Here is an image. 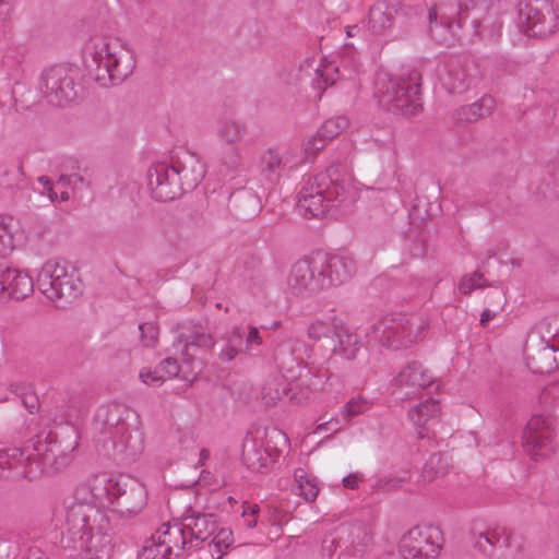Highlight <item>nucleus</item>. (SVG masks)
<instances>
[{"label":"nucleus","instance_id":"nucleus-1","mask_svg":"<svg viewBox=\"0 0 559 559\" xmlns=\"http://www.w3.org/2000/svg\"><path fill=\"white\" fill-rule=\"evenodd\" d=\"M133 411L123 404L110 403L98 408L95 415L96 429L102 438L105 455L121 463H131L143 451V436L136 428L130 427L134 418Z\"/></svg>","mask_w":559,"mask_h":559},{"label":"nucleus","instance_id":"nucleus-2","mask_svg":"<svg viewBox=\"0 0 559 559\" xmlns=\"http://www.w3.org/2000/svg\"><path fill=\"white\" fill-rule=\"evenodd\" d=\"M26 445L33 460L26 465L24 478L34 480L43 474L58 473L72 462L79 433L72 426H58L38 432Z\"/></svg>","mask_w":559,"mask_h":559},{"label":"nucleus","instance_id":"nucleus-3","mask_svg":"<svg viewBox=\"0 0 559 559\" xmlns=\"http://www.w3.org/2000/svg\"><path fill=\"white\" fill-rule=\"evenodd\" d=\"M95 81L100 86L118 84L131 75L136 66L134 51L118 39H99L90 49Z\"/></svg>","mask_w":559,"mask_h":559},{"label":"nucleus","instance_id":"nucleus-4","mask_svg":"<svg viewBox=\"0 0 559 559\" xmlns=\"http://www.w3.org/2000/svg\"><path fill=\"white\" fill-rule=\"evenodd\" d=\"M38 289L50 300L72 302L83 293V282L74 273H69L67 266L59 260L51 259L44 263L37 274Z\"/></svg>","mask_w":559,"mask_h":559},{"label":"nucleus","instance_id":"nucleus-5","mask_svg":"<svg viewBox=\"0 0 559 559\" xmlns=\"http://www.w3.org/2000/svg\"><path fill=\"white\" fill-rule=\"evenodd\" d=\"M112 511L120 516H134L139 514L147 503V491L138 478L129 475H119L116 478L102 480Z\"/></svg>","mask_w":559,"mask_h":559},{"label":"nucleus","instance_id":"nucleus-6","mask_svg":"<svg viewBox=\"0 0 559 559\" xmlns=\"http://www.w3.org/2000/svg\"><path fill=\"white\" fill-rule=\"evenodd\" d=\"M376 96L381 105L405 115H413L421 107L418 87L407 83L403 78H380Z\"/></svg>","mask_w":559,"mask_h":559},{"label":"nucleus","instance_id":"nucleus-7","mask_svg":"<svg viewBox=\"0 0 559 559\" xmlns=\"http://www.w3.org/2000/svg\"><path fill=\"white\" fill-rule=\"evenodd\" d=\"M108 518L96 506L88 503H72L67 509L66 526L61 543L64 548L71 547L95 528L105 527Z\"/></svg>","mask_w":559,"mask_h":559},{"label":"nucleus","instance_id":"nucleus-8","mask_svg":"<svg viewBox=\"0 0 559 559\" xmlns=\"http://www.w3.org/2000/svg\"><path fill=\"white\" fill-rule=\"evenodd\" d=\"M370 337L381 346L397 350L408 347L418 338L409 318L403 314H389L381 318L372 326Z\"/></svg>","mask_w":559,"mask_h":559},{"label":"nucleus","instance_id":"nucleus-9","mask_svg":"<svg viewBox=\"0 0 559 559\" xmlns=\"http://www.w3.org/2000/svg\"><path fill=\"white\" fill-rule=\"evenodd\" d=\"M442 533L432 525L414 526L400 540L399 550L404 559L436 558L441 548Z\"/></svg>","mask_w":559,"mask_h":559},{"label":"nucleus","instance_id":"nucleus-10","mask_svg":"<svg viewBox=\"0 0 559 559\" xmlns=\"http://www.w3.org/2000/svg\"><path fill=\"white\" fill-rule=\"evenodd\" d=\"M555 419L550 416L534 415L523 431V447L537 460L546 457L556 449Z\"/></svg>","mask_w":559,"mask_h":559},{"label":"nucleus","instance_id":"nucleus-11","mask_svg":"<svg viewBox=\"0 0 559 559\" xmlns=\"http://www.w3.org/2000/svg\"><path fill=\"white\" fill-rule=\"evenodd\" d=\"M520 12L530 35L548 36L559 28V13L550 0H525Z\"/></svg>","mask_w":559,"mask_h":559},{"label":"nucleus","instance_id":"nucleus-12","mask_svg":"<svg viewBox=\"0 0 559 559\" xmlns=\"http://www.w3.org/2000/svg\"><path fill=\"white\" fill-rule=\"evenodd\" d=\"M334 192L329 187L328 176L311 178L300 192L299 212L308 218H322L332 207Z\"/></svg>","mask_w":559,"mask_h":559},{"label":"nucleus","instance_id":"nucleus-13","mask_svg":"<svg viewBox=\"0 0 559 559\" xmlns=\"http://www.w3.org/2000/svg\"><path fill=\"white\" fill-rule=\"evenodd\" d=\"M41 91L58 106H64L78 98L73 72L64 66H53L41 74Z\"/></svg>","mask_w":559,"mask_h":559},{"label":"nucleus","instance_id":"nucleus-14","mask_svg":"<svg viewBox=\"0 0 559 559\" xmlns=\"http://www.w3.org/2000/svg\"><path fill=\"white\" fill-rule=\"evenodd\" d=\"M314 262V253L310 260H298L290 270L288 276V286L296 294L318 293L326 287V277L320 272V267Z\"/></svg>","mask_w":559,"mask_h":559},{"label":"nucleus","instance_id":"nucleus-15","mask_svg":"<svg viewBox=\"0 0 559 559\" xmlns=\"http://www.w3.org/2000/svg\"><path fill=\"white\" fill-rule=\"evenodd\" d=\"M558 348L548 341L537 335H531L523 347L524 359L527 368L533 373H550L558 368L556 353Z\"/></svg>","mask_w":559,"mask_h":559},{"label":"nucleus","instance_id":"nucleus-16","mask_svg":"<svg viewBox=\"0 0 559 559\" xmlns=\"http://www.w3.org/2000/svg\"><path fill=\"white\" fill-rule=\"evenodd\" d=\"M314 262L326 277V287L338 285L350 278L356 272L355 261L346 255L328 253L322 249L314 251Z\"/></svg>","mask_w":559,"mask_h":559},{"label":"nucleus","instance_id":"nucleus-17","mask_svg":"<svg viewBox=\"0 0 559 559\" xmlns=\"http://www.w3.org/2000/svg\"><path fill=\"white\" fill-rule=\"evenodd\" d=\"M178 342L183 345V359L190 364L194 362L195 352L198 349L211 352L215 345V340L210 329L199 322L192 321L181 325Z\"/></svg>","mask_w":559,"mask_h":559},{"label":"nucleus","instance_id":"nucleus-18","mask_svg":"<svg viewBox=\"0 0 559 559\" xmlns=\"http://www.w3.org/2000/svg\"><path fill=\"white\" fill-rule=\"evenodd\" d=\"M148 186L153 195L160 201L174 200L185 192L177 170L167 164H157L150 170Z\"/></svg>","mask_w":559,"mask_h":559},{"label":"nucleus","instance_id":"nucleus-19","mask_svg":"<svg viewBox=\"0 0 559 559\" xmlns=\"http://www.w3.org/2000/svg\"><path fill=\"white\" fill-rule=\"evenodd\" d=\"M34 292L33 277L19 269L7 267L0 271V301H20Z\"/></svg>","mask_w":559,"mask_h":559},{"label":"nucleus","instance_id":"nucleus-20","mask_svg":"<svg viewBox=\"0 0 559 559\" xmlns=\"http://www.w3.org/2000/svg\"><path fill=\"white\" fill-rule=\"evenodd\" d=\"M180 521L186 528L189 547L197 549L203 542L211 537L218 528L214 513H201L189 508L185 511Z\"/></svg>","mask_w":559,"mask_h":559},{"label":"nucleus","instance_id":"nucleus-21","mask_svg":"<svg viewBox=\"0 0 559 559\" xmlns=\"http://www.w3.org/2000/svg\"><path fill=\"white\" fill-rule=\"evenodd\" d=\"M154 534V540H160L162 546L173 559L180 558L185 552L193 550L189 547L190 543L180 519L163 523Z\"/></svg>","mask_w":559,"mask_h":559},{"label":"nucleus","instance_id":"nucleus-22","mask_svg":"<svg viewBox=\"0 0 559 559\" xmlns=\"http://www.w3.org/2000/svg\"><path fill=\"white\" fill-rule=\"evenodd\" d=\"M90 555V559H109L114 551V544L109 523L102 528H95L71 546Z\"/></svg>","mask_w":559,"mask_h":559},{"label":"nucleus","instance_id":"nucleus-23","mask_svg":"<svg viewBox=\"0 0 559 559\" xmlns=\"http://www.w3.org/2000/svg\"><path fill=\"white\" fill-rule=\"evenodd\" d=\"M394 383L400 388H407L406 394H415L420 390L431 388L436 380L428 368L420 361L412 360L397 373Z\"/></svg>","mask_w":559,"mask_h":559},{"label":"nucleus","instance_id":"nucleus-24","mask_svg":"<svg viewBox=\"0 0 559 559\" xmlns=\"http://www.w3.org/2000/svg\"><path fill=\"white\" fill-rule=\"evenodd\" d=\"M170 166L177 170L185 192L194 189L205 175L204 165L192 154H185Z\"/></svg>","mask_w":559,"mask_h":559},{"label":"nucleus","instance_id":"nucleus-25","mask_svg":"<svg viewBox=\"0 0 559 559\" xmlns=\"http://www.w3.org/2000/svg\"><path fill=\"white\" fill-rule=\"evenodd\" d=\"M280 451L275 448H271L269 442L259 445L255 442L251 444L242 445L241 460L243 464L253 472H261L263 467H266L269 462L275 461L278 457Z\"/></svg>","mask_w":559,"mask_h":559},{"label":"nucleus","instance_id":"nucleus-26","mask_svg":"<svg viewBox=\"0 0 559 559\" xmlns=\"http://www.w3.org/2000/svg\"><path fill=\"white\" fill-rule=\"evenodd\" d=\"M294 391V388L289 384H286L278 379H273L267 381L261 391V397L266 406H273L281 401L284 396H287L290 402L294 404H302L304 401L309 399V391L306 393H290Z\"/></svg>","mask_w":559,"mask_h":559},{"label":"nucleus","instance_id":"nucleus-27","mask_svg":"<svg viewBox=\"0 0 559 559\" xmlns=\"http://www.w3.org/2000/svg\"><path fill=\"white\" fill-rule=\"evenodd\" d=\"M331 341L333 343L332 357L338 356L346 360H353L360 349L357 334L350 332L343 323L336 328V333Z\"/></svg>","mask_w":559,"mask_h":559},{"label":"nucleus","instance_id":"nucleus-28","mask_svg":"<svg viewBox=\"0 0 559 559\" xmlns=\"http://www.w3.org/2000/svg\"><path fill=\"white\" fill-rule=\"evenodd\" d=\"M440 411L439 401L429 397L408 412L411 420L417 426V437L419 439L427 436L428 428L426 424L428 420L436 418L440 414Z\"/></svg>","mask_w":559,"mask_h":559},{"label":"nucleus","instance_id":"nucleus-29","mask_svg":"<svg viewBox=\"0 0 559 559\" xmlns=\"http://www.w3.org/2000/svg\"><path fill=\"white\" fill-rule=\"evenodd\" d=\"M296 166L298 165L292 150L285 152L269 150L262 155L260 162L261 171L267 176L276 175L282 169L294 168Z\"/></svg>","mask_w":559,"mask_h":559},{"label":"nucleus","instance_id":"nucleus-30","mask_svg":"<svg viewBox=\"0 0 559 559\" xmlns=\"http://www.w3.org/2000/svg\"><path fill=\"white\" fill-rule=\"evenodd\" d=\"M510 534L507 533L506 528L497 527L492 531L479 533L475 536L474 548L478 549L484 555L491 557L495 552L496 547H510Z\"/></svg>","mask_w":559,"mask_h":559},{"label":"nucleus","instance_id":"nucleus-31","mask_svg":"<svg viewBox=\"0 0 559 559\" xmlns=\"http://www.w3.org/2000/svg\"><path fill=\"white\" fill-rule=\"evenodd\" d=\"M33 456L27 451L26 443L23 448H12L0 451V477L3 476L5 471L21 467V476L24 477L25 468Z\"/></svg>","mask_w":559,"mask_h":559},{"label":"nucleus","instance_id":"nucleus-32","mask_svg":"<svg viewBox=\"0 0 559 559\" xmlns=\"http://www.w3.org/2000/svg\"><path fill=\"white\" fill-rule=\"evenodd\" d=\"M247 170L246 162L238 147H229L222 153L219 173L230 180L236 179Z\"/></svg>","mask_w":559,"mask_h":559},{"label":"nucleus","instance_id":"nucleus-33","mask_svg":"<svg viewBox=\"0 0 559 559\" xmlns=\"http://www.w3.org/2000/svg\"><path fill=\"white\" fill-rule=\"evenodd\" d=\"M369 24L374 35L385 34L393 25V9L384 3L373 5L369 14Z\"/></svg>","mask_w":559,"mask_h":559},{"label":"nucleus","instance_id":"nucleus-34","mask_svg":"<svg viewBox=\"0 0 559 559\" xmlns=\"http://www.w3.org/2000/svg\"><path fill=\"white\" fill-rule=\"evenodd\" d=\"M326 144L328 142L320 131L307 136L300 147L292 148L297 165L312 159Z\"/></svg>","mask_w":559,"mask_h":559},{"label":"nucleus","instance_id":"nucleus-35","mask_svg":"<svg viewBox=\"0 0 559 559\" xmlns=\"http://www.w3.org/2000/svg\"><path fill=\"white\" fill-rule=\"evenodd\" d=\"M449 471V464L441 453H433L429 456L421 469V480L430 483L439 476H443Z\"/></svg>","mask_w":559,"mask_h":559},{"label":"nucleus","instance_id":"nucleus-36","mask_svg":"<svg viewBox=\"0 0 559 559\" xmlns=\"http://www.w3.org/2000/svg\"><path fill=\"white\" fill-rule=\"evenodd\" d=\"M21 223L12 216L0 217V242L12 243L31 240L22 237Z\"/></svg>","mask_w":559,"mask_h":559},{"label":"nucleus","instance_id":"nucleus-37","mask_svg":"<svg viewBox=\"0 0 559 559\" xmlns=\"http://www.w3.org/2000/svg\"><path fill=\"white\" fill-rule=\"evenodd\" d=\"M438 12L431 8L428 13L431 36L443 45H451L454 40L453 25L443 26L437 22Z\"/></svg>","mask_w":559,"mask_h":559},{"label":"nucleus","instance_id":"nucleus-38","mask_svg":"<svg viewBox=\"0 0 559 559\" xmlns=\"http://www.w3.org/2000/svg\"><path fill=\"white\" fill-rule=\"evenodd\" d=\"M10 390L21 400L25 408L35 414L39 409V399L31 384L12 383Z\"/></svg>","mask_w":559,"mask_h":559},{"label":"nucleus","instance_id":"nucleus-39","mask_svg":"<svg viewBox=\"0 0 559 559\" xmlns=\"http://www.w3.org/2000/svg\"><path fill=\"white\" fill-rule=\"evenodd\" d=\"M295 480L298 493L308 502L314 501L319 492L314 479H311L304 469L299 468L295 472Z\"/></svg>","mask_w":559,"mask_h":559},{"label":"nucleus","instance_id":"nucleus-40","mask_svg":"<svg viewBox=\"0 0 559 559\" xmlns=\"http://www.w3.org/2000/svg\"><path fill=\"white\" fill-rule=\"evenodd\" d=\"M493 107V100L490 97H483L478 103L471 104L462 109V115L466 121H475L478 118L488 116Z\"/></svg>","mask_w":559,"mask_h":559},{"label":"nucleus","instance_id":"nucleus-41","mask_svg":"<svg viewBox=\"0 0 559 559\" xmlns=\"http://www.w3.org/2000/svg\"><path fill=\"white\" fill-rule=\"evenodd\" d=\"M341 322L335 320L331 323L324 321H316L308 326V336L314 341L319 340H332L336 333V328L340 326Z\"/></svg>","mask_w":559,"mask_h":559},{"label":"nucleus","instance_id":"nucleus-42","mask_svg":"<svg viewBox=\"0 0 559 559\" xmlns=\"http://www.w3.org/2000/svg\"><path fill=\"white\" fill-rule=\"evenodd\" d=\"M439 79L444 87L451 92H454L463 86L465 82V73L460 68L449 69L443 67L439 71Z\"/></svg>","mask_w":559,"mask_h":559},{"label":"nucleus","instance_id":"nucleus-43","mask_svg":"<svg viewBox=\"0 0 559 559\" xmlns=\"http://www.w3.org/2000/svg\"><path fill=\"white\" fill-rule=\"evenodd\" d=\"M348 127V120L345 117H333L324 121L319 129L326 142L343 133Z\"/></svg>","mask_w":559,"mask_h":559},{"label":"nucleus","instance_id":"nucleus-44","mask_svg":"<svg viewBox=\"0 0 559 559\" xmlns=\"http://www.w3.org/2000/svg\"><path fill=\"white\" fill-rule=\"evenodd\" d=\"M155 534H153L143 547L139 559H173V557L166 551L165 547L162 546L160 540H154Z\"/></svg>","mask_w":559,"mask_h":559},{"label":"nucleus","instance_id":"nucleus-45","mask_svg":"<svg viewBox=\"0 0 559 559\" xmlns=\"http://www.w3.org/2000/svg\"><path fill=\"white\" fill-rule=\"evenodd\" d=\"M483 280L484 274L479 271H475L471 275H464L459 283V289L462 294L468 295L477 288L487 286L486 282H481Z\"/></svg>","mask_w":559,"mask_h":559},{"label":"nucleus","instance_id":"nucleus-46","mask_svg":"<svg viewBox=\"0 0 559 559\" xmlns=\"http://www.w3.org/2000/svg\"><path fill=\"white\" fill-rule=\"evenodd\" d=\"M234 543V536L230 528H221L215 536L213 537L212 542L209 544H213L215 551L219 552L221 555L217 557V559L222 558L223 554H226V550L231 546Z\"/></svg>","mask_w":559,"mask_h":559},{"label":"nucleus","instance_id":"nucleus-47","mask_svg":"<svg viewBox=\"0 0 559 559\" xmlns=\"http://www.w3.org/2000/svg\"><path fill=\"white\" fill-rule=\"evenodd\" d=\"M140 340L144 347H154L158 342V326L152 322H144L139 325Z\"/></svg>","mask_w":559,"mask_h":559},{"label":"nucleus","instance_id":"nucleus-48","mask_svg":"<svg viewBox=\"0 0 559 559\" xmlns=\"http://www.w3.org/2000/svg\"><path fill=\"white\" fill-rule=\"evenodd\" d=\"M219 138L228 144L237 143L242 138V128L236 122H227L221 128Z\"/></svg>","mask_w":559,"mask_h":559},{"label":"nucleus","instance_id":"nucleus-49","mask_svg":"<svg viewBox=\"0 0 559 559\" xmlns=\"http://www.w3.org/2000/svg\"><path fill=\"white\" fill-rule=\"evenodd\" d=\"M179 365L175 358L168 357L160 361V364L153 370V373H158L162 381L176 377L179 373Z\"/></svg>","mask_w":559,"mask_h":559},{"label":"nucleus","instance_id":"nucleus-50","mask_svg":"<svg viewBox=\"0 0 559 559\" xmlns=\"http://www.w3.org/2000/svg\"><path fill=\"white\" fill-rule=\"evenodd\" d=\"M486 302L495 310H502L507 304L506 293L501 287L495 286L488 292Z\"/></svg>","mask_w":559,"mask_h":559},{"label":"nucleus","instance_id":"nucleus-51","mask_svg":"<svg viewBox=\"0 0 559 559\" xmlns=\"http://www.w3.org/2000/svg\"><path fill=\"white\" fill-rule=\"evenodd\" d=\"M38 183L43 186V193L47 192L49 199L52 202L56 201H67L69 199V192L68 191H60V195L55 190L53 183L50 181V179L46 176H41L37 179Z\"/></svg>","mask_w":559,"mask_h":559},{"label":"nucleus","instance_id":"nucleus-52","mask_svg":"<svg viewBox=\"0 0 559 559\" xmlns=\"http://www.w3.org/2000/svg\"><path fill=\"white\" fill-rule=\"evenodd\" d=\"M95 488H92L87 484L80 485L75 490V501L73 503H88L96 506L97 493L94 492Z\"/></svg>","mask_w":559,"mask_h":559},{"label":"nucleus","instance_id":"nucleus-53","mask_svg":"<svg viewBox=\"0 0 559 559\" xmlns=\"http://www.w3.org/2000/svg\"><path fill=\"white\" fill-rule=\"evenodd\" d=\"M274 360L280 369H285L289 361H294L293 350L286 345H278L274 350Z\"/></svg>","mask_w":559,"mask_h":559},{"label":"nucleus","instance_id":"nucleus-54","mask_svg":"<svg viewBox=\"0 0 559 559\" xmlns=\"http://www.w3.org/2000/svg\"><path fill=\"white\" fill-rule=\"evenodd\" d=\"M246 331L242 326H234L233 330L227 334L226 342L236 346L242 352L243 344H246Z\"/></svg>","mask_w":559,"mask_h":559},{"label":"nucleus","instance_id":"nucleus-55","mask_svg":"<svg viewBox=\"0 0 559 559\" xmlns=\"http://www.w3.org/2000/svg\"><path fill=\"white\" fill-rule=\"evenodd\" d=\"M366 407V402L352 399L343 406V415L347 418L361 414Z\"/></svg>","mask_w":559,"mask_h":559},{"label":"nucleus","instance_id":"nucleus-56","mask_svg":"<svg viewBox=\"0 0 559 559\" xmlns=\"http://www.w3.org/2000/svg\"><path fill=\"white\" fill-rule=\"evenodd\" d=\"M259 512V507L257 504H248V503H245L243 504V512H242V518H245L246 520V526L248 528H253L255 527L257 525V518L255 515L258 514Z\"/></svg>","mask_w":559,"mask_h":559},{"label":"nucleus","instance_id":"nucleus-57","mask_svg":"<svg viewBox=\"0 0 559 559\" xmlns=\"http://www.w3.org/2000/svg\"><path fill=\"white\" fill-rule=\"evenodd\" d=\"M83 182V178L78 175V174H73V175H70V176H67V175H62L60 176V178L58 179L57 183H56V187L57 188H60L61 191H67L66 188L72 186L73 188H76L79 183H82Z\"/></svg>","mask_w":559,"mask_h":559},{"label":"nucleus","instance_id":"nucleus-58","mask_svg":"<svg viewBox=\"0 0 559 559\" xmlns=\"http://www.w3.org/2000/svg\"><path fill=\"white\" fill-rule=\"evenodd\" d=\"M337 547H341V546H340V540L336 537H325L322 540V551L330 559L333 558V555L336 551Z\"/></svg>","mask_w":559,"mask_h":559},{"label":"nucleus","instance_id":"nucleus-59","mask_svg":"<svg viewBox=\"0 0 559 559\" xmlns=\"http://www.w3.org/2000/svg\"><path fill=\"white\" fill-rule=\"evenodd\" d=\"M239 353H241L240 349H238L236 346L229 344L226 342L224 347L221 349L218 354V358L222 361H230L233 360Z\"/></svg>","mask_w":559,"mask_h":559},{"label":"nucleus","instance_id":"nucleus-60","mask_svg":"<svg viewBox=\"0 0 559 559\" xmlns=\"http://www.w3.org/2000/svg\"><path fill=\"white\" fill-rule=\"evenodd\" d=\"M141 380L146 384H162L164 381H162V377L157 373H153V370L151 369H143L140 372Z\"/></svg>","mask_w":559,"mask_h":559},{"label":"nucleus","instance_id":"nucleus-61","mask_svg":"<svg viewBox=\"0 0 559 559\" xmlns=\"http://www.w3.org/2000/svg\"><path fill=\"white\" fill-rule=\"evenodd\" d=\"M261 345L262 337L260 335V331L255 326H250L249 332L246 335V348L248 349L251 345Z\"/></svg>","mask_w":559,"mask_h":559},{"label":"nucleus","instance_id":"nucleus-62","mask_svg":"<svg viewBox=\"0 0 559 559\" xmlns=\"http://www.w3.org/2000/svg\"><path fill=\"white\" fill-rule=\"evenodd\" d=\"M361 480L357 474H349L342 479V484L345 488L356 489L358 488V483Z\"/></svg>","mask_w":559,"mask_h":559},{"label":"nucleus","instance_id":"nucleus-63","mask_svg":"<svg viewBox=\"0 0 559 559\" xmlns=\"http://www.w3.org/2000/svg\"><path fill=\"white\" fill-rule=\"evenodd\" d=\"M499 310L487 308L481 312L480 316V324L485 326L489 321H491L498 313Z\"/></svg>","mask_w":559,"mask_h":559},{"label":"nucleus","instance_id":"nucleus-64","mask_svg":"<svg viewBox=\"0 0 559 559\" xmlns=\"http://www.w3.org/2000/svg\"><path fill=\"white\" fill-rule=\"evenodd\" d=\"M401 557H402V554L400 551L399 552L388 551V552H384L381 556H379L377 559H401Z\"/></svg>","mask_w":559,"mask_h":559}]
</instances>
